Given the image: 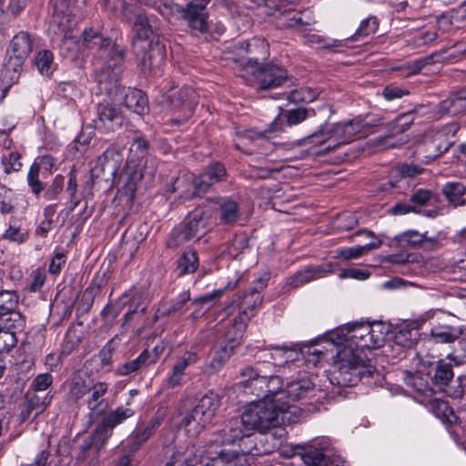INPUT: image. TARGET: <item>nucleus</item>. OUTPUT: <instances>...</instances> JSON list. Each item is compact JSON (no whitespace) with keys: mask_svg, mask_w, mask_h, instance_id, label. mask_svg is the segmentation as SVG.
<instances>
[{"mask_svg":"<svg viewBox=\"0 0 466 466\" xmlns=\"http://www.w3.org/2000/svg\"><path fill=\"white\" fill-rule=\"evenodd\" d=\"M53 383V376L50 373L38 374L32 381L31 388L34 391H45Z\"/></svg>","mask_w":466,"mask_h":466,"instance_id":"60","label":"nucleus"},{"mask_svg":"<svg viewBox=\"0 0 466 466\" xmlns=\"http://www.w3.org/2000/svg\"><path fill=\"white\" fill-rule=\"evenodd\" d=\"M177 419H178V428H183L189 437H197L208 425L204 420H198L197 412L193 410L185 414H179Z\"/></svg>","mask_w":466,"mask_h":466,"instance_id":"28","label":"nucleus"},{"mask_svg":"<svg viewBox=\"0 0 466 466\" xmlns=\"http://www.w3.org/2000/svg\"><path fill=\"white\" fill-rule=\"evenodd\" d=\"M380 120L355 118L345 123H337L331 129L321 127L319 130L303 138L305 144L322 145L329 138L335 137L339 144H349L366 136V129L377 126Z\"/></svg>","mask_w":466,"mask_h":466,"instance_id":"8","label":"nucleus"},{"mask_svg":"<svg viewBox=\"0 0 466 466\" xmlns=\"http://www.w3.org/2000/svg\"><path fill=\"white\" fill-rule=\"evenodd\" d=\"M286 116L289 126L298 125L307 118L308 110L301 107L291 109L287 112Z\"/></svg>","mask_w":466,"mask_h":466,"instance_id":"64","label":"nucleus"},{"mask_svg":"<svg viewBox=\"0 0 466 466\" xmlns=\"http://www.w3.org/2000/svg\"><path fill=\"white\" fill-rule=\"evenodd\" d=\"M225 167L218 163L211 164L208 169L202 173L198 178H194L192 174H186L182 177H177L174 182V190H178L182 187V184L187 181L193 182L194 192L193 195L206 192L208 187L220 181L226 177Z\"/></svg>","mask_w":466,"mask_h":466,"instance_id":"15","label":"nucleus"},{"mask_svg":"<svg viewBox=\"0 0 466 466\" xmlns=\"http://www.w3.org/2000/svg\"><path fill=\"white\" fill-rule=\"evenodd\" d=\"M107 390L108 386L105 382L91 384L90 397L86 400V404L92 414H99L106 409V404L103 397Z\"/></svg>","mask_w":466,"mask_h":466,"instance_id":"29","label":"nucleus"},{"mask_svg":"<svg viewBox=\"0 0 466 466\" xmlns=\"http://www.w3.org/2000/svg\"><path fill=\"white\" fill-rule=\"evenodd\" d=\"M268 350L270 352L266 350L263 358L267 359L269 356L274 361V366H281L283 363L296 360L299 357L298 345L295 344L282 347L270 346Z\"/></svg>","mask_w":466,"mask_h":466,"instance_id":"26","label":"nucleus"},{"mask_svg":"<svg viewBox=\"0 0 466 466\" xmlns=\"http://www.w3.org/2000/svg\"><path fill=\"white\" fill-rule=\"evenodd\" d=\"M27 409L30 411H35V415L43 412L45 409L49 405L51 397L47 395L44 398L37 395V392L27 393L26 396Z\"/></svg>","mask_w":466,"mask_h":466,"instance_id":"47","label":"nucleus"},{"mask_svg":"<svg viewBox=\"0 0 466 466\" xmlns=\"http://www.w3.org/2000/svg\"><path fill=\"white\" fill-rule=\"evenodd\" d=\"M239 76L248 85L256 86L258 89L275 88L288 81L287 71L273 65L266 66L255 64L246 65L240 68Z\"/></svg>","mask_w":466,"mask_h":466,"instance_id":"10","label":"nucleus"},{"mask_svg":"<svg viewBox=\"0 0 466 466\" xmlns=\"http://www.w3.org/2000/svg\"><path fill=\"white\" fill-rule=\"evenodd\" d=\"M208 4V0H192L184 9L183 17L192 30L199 33H205L208 30L205 12Z\"/></svg>","mask_w":466,"mask_h":466,"instance_id":"20","label":"nucleus"},{"mask_svg":"<svg viewBox=\"0 0 466 466\" xmlns=\"http://www.w3.org/2000/svg\"><path fill=\"white\" fill-rule=\"evenodd\" d=\"M113 428L109 427L105 421L102 420L95 429L90 441L82 446V450L86 452L89 449H96L99 451L106 444L107 441L112 436Z\"/></svg>","mask_w":466,"mask_h":466,"instance_id":"33","label":"nucleus"},{"mask_svg":"<svg viewBox=\"0 0 466 466\" xmlns=\"http://www.w3.org/2000/svg\"><path fill=\"white\" fill-rule=\"evenodd\" d=\"M279 132H280V127H279V123L277 121H274L270 125V127L263 132L257 131L255 129H248V130H244V131L240 132L238 134V136L249 143L267 142V141L269 142L271 138L278 137Z\"/></svg>","mask_w":466,"mask_h":466,"instance_id":"37","label":"nucleus"},{"mask_svg":"<svg viewBox=\"0 0 466 466\" xmlns=\"http://www.w3.org/2000/svg\"><path fill=\"white\" fill-rule=\"evenodd\" d=\"M31 51L32 40L27 33L21 32L13 37L7 50L8 58L5 63V74H11L12 80L17 77Z\"/></svg>","mask_w":466,"mask_h":466,"instance_id":"14","label":"nucleus"},{"mask_svg":"<svg viewBox=\"0 0 466 466\" xmlns=\"http://www.w3.org/2000/svg\"><path fill=\"white\" fill-rule=\"evenodd\" d=\"M268 279L269 275L265 273L256 280L255 286L251 288L249 292L245 294L243 298V309L234 319L233 329H235V334L234 337L231 338L237 339L238 342L242 338L248 321L256 315L258 309L262 305L263 298L260 293L267 287Z\"/></svg>","mask_w":466,"mask_h":466,"instance_id":"11","label":"nucleus"},{"mask_svg":"<svg viewBox=\"0 0 466 466\" xmlns=\"http://www.w3.org/2000/svg\"><path fill=\"white\" fill-rule=\"evenodd\" d=\"M299 355L301 354L305 360L313 365H317L323 355V350L315 347V345L298 348Z\"/></svg>","mask_w":466,"mask_h":466,"instance_id":"54","label":"nucleus"},{"mask_svg":"<svg viewBox=\"0 0 466 466\" xmlns=\"http://www.w3.org/2000/svg\"><path fill=\"white\" fill-rule=\"evenodd\" d=\"M219 406L220 399L218 395L210 391L204 395L192 410L197 412L198 420H204V421L210 424Z\"/></svg>","mask_w":466,"mask_h":466,"instance_id":"25","label":"nucleus"},{"mask_svg":"<svg viewBox=\"0 0 466 466\" xmlns=\"http://www.w3.org/2000/svg\"><path fill=\"white\" fill-rule=\"evenodd\" d=\"M174 455L184 466H243L248 461L246 452L237 450H218L212 441L204 444L188 445L184 451H177Z\"/></svg>","mask_w":466,"mask_h":466,"instance_id":"5","label":"nucleus"},{"mask_svg":"<svg viewBox=\"0 0 466 466\" xmlns=\"http://www.w3.org/2000/svg\"><path fill=\"white\" fill-rule=\"evenodd\" d=\"M434 198L435 195L432 191L420 188L410 196V200L412 205H415L420 209L421 207L428 205V203Z\"/></svg>","mask_w":466,"mask_h":466,"instance_id":"55","label":"nucleus"},{"mask_svg":"<svg viewBox=\"0 0 466 466\" xmlns=\"http://www.w3.org/2000/svg\"><path fill=\"white\" fill-rule=\"evenodd\" d=\"M414 121V112L409 111L397 116L389 126L393 135L406 131Z\"/></svg>","mask_w":466,"mask_h":466,"instance_id":"48","label":"nucleus"},{"mask_svg":"<svg viewBox=\"0 0 466 466\" xmlns=\"http://www.w3.org/2000/svg\"><path fill=\"white\" fill-rule=\"evenodd\" d=\"M409 94L410 92L408 89L401 88L394 85L387 86L382 91L383 97L388 101L401 98L402 96H407Z\"/></svg>","mask_w":466,"mask_h":466,"instance_id":"61","label":"nucleus"},{"mask_svg":"<svg viewBox=\"0 0 466 466\" xmlns=\"http://www.w3.org/2000/svg\"><path fill=\"white\" fill-rule=\"evenodd\" d=\"M227 344L214 350L205 364L203 370L208 375L215 374L220 370L232 356L236 346L238 344L237 339H231L229 332L227 334Z\"/></svg>","mask_w":466,"mask_h":466,"instance_id":"21","label":"nucleus"},{"mask_svg":"<svg viewBox=\"0 0 466 466\" xmlns=\"http://www.w3.org/2000/svg\"><path fill=\"white\" fill-rule=\"evenodd\" d=\"M120 75L109 74L107 71L96 76L100 93L106 94L114 103L123 104L130 111L142 116L148 111V101L146 95L139 89H127L118 83Z\"/></svg>","mask_w":466,"mask_h":466,"instance_id":"7","label":"nucleus"},{"mask_svg":"<svg viewBox=\"0 0 466 466\" xmlns=\"http://www.w3.org/2000/svg\"><path fill=\"white\" fill-rule=\"evenodd\" d=\"M319 95V91L311 87H300L291 91L288 98L294 103H310L314 101Z\"/></svg>","mask_w":466,"mask_h":466,"instance_id":"45","label":"nucleus"},{"mask_svg":"<svg viewBox=\"0 0 466 466\" xmlns=\"http://www.w3.org/2000/svg\"><path fill=\"white\" fill-rule=\"evenodd\" d=\"M135 411L130 408L118 407L116 410L107 414L104 419L109 427L115 428L116 425L122 423L125 420L132 417Z\"/></svg>","mask_w":466,"mask_h":466,"instance_id":"46","label":"nucleus"},{"mask_svg":"<svg viewBox=\"0 0 466 466\" xmlns=\"http://www.w3.org/2000/svg\"><path fill=\"white\" fill-rule=\"evenodd\" d=\"M21 155L17 152H10L2 157V165L6 174L19 171L22 167Z\"/></svg>","mask_w":466,"mask_h":466,"instance_id":"50","label":"nucleus"},{"mask_svg":"<svg viewBox=\"0 0 466 466\" xmlns=\"http://www.w3.org/2000/svg\"><path fill=\"white\" fill-rule=\"evenodd\" d=\"M268 279L269 275L265 273L256 280L255 286L251 288L249 292L245 294L243 298V309L234 319L233 329H235V334L234 337L231 338L237 339L238 342L242 338L248 321L256 315L258 309L262 305L263 298L260 293L267 287Z\"/></svg>","mask_w":466,"mask_h":466,"instance_id":"12","label":"nucleus"},{"mask_svg":"<svg viewBox=\"0 0 466 466\" xmlns=\"http://www.w3.org/2000/svg\"><path fill=\"white\" fill-rule=\"evenodd\" d=\"M13 192L5 187H0V212L9 214L14 209Z\"/></svg>","mask_w":466,"mask_h":466,"instance_id":"57","label":"nucleus"},{"mask_svg":"<svg viewBox=\"0 0 466 466\" xmlns=\"http://www.w3.org/2000/svg\"><path fill=\"white\" fill-rule=\"evenodd\" d=\"M301 460L309 466H327L329 462L328 456L320 450L309 447L300 453Z\"/></svg>","mask_w":466,"mask_h":466,"instance_id":"40","label":"nucleus"},{"mask_svg":"<svg viewBox=\"0 0 466 466\" xmlns=\"http://www.w3.org/2000/svg\"><path fill=\"white\" fill-rule=\"evenodd\" d=\"M338 268L339 266L337 264L331 262L312 268H307L304 270L299 271L289 277L287 280V284L293 288H299L312 280L323 278L329 273L335 272Z\"/></svg>","mask_w":466,"mask_h":466,"instance_id":"22","label":"nucleus"},{"mask_svg":"<svg viewBox=\"0 0 466 466\" xmlns=\"http://www.w3.org/2000/svg\"><path fill=\"white\" fill-rule=\"evenodd\" d=\"M239 385L246 393L252 395L267 394L280 404L295 406L292 402L310 397L314 392V383L308 377L295 379L287 383L278 375H268L260 367L248 366L240 373Z\"/></svg>","mask_w":466,"mask_h":466,"instance_id":"2","label":"nucleus"},{"mask_svg":"<svg viewBox=\"0 0 466 466\" xmlns=\"http://www.w3.org/2000/svg\"><path fill=\"white\" fill-rule=\"evenodd\" d=\"M198 265V259L196 252L189 251L182 255L177 260L178 275L193 273Z\"/></svg>","mask_w":466,"mask_h":466,"instance_id":"44","label":"nucleus"},{"mask_svg":"<svg viewBox=\"0 0 466 466\" xmlns=\"http://www.w3.org/2000/svg\"><path fill=\"white\" fill-rule=\"evenodd\" d=\"M2 239L17 245L23 244L28 239V230L19 218L12 217L2 235Z\"/></svg>","mask_w":466,"mask_h":466,"instance_id":"32","label":"nucleus"},{"mask_svg":"<svg viewBox=\"0 0 466 466\" xmlns=\"http://www.w3.org/2000/svg\"><path fill=\"white\" fill-rule=\"evenodd\" d=\"M134 32L132 47L140 59L142 70L156 76H160L161 67L165 64V46L155 39L149 17L146 14L137 15Z\"/></svg>","mask_w":466,"mask_h":466,"instance_id":"4","label":"nucleus"},{"mask_svg":"<svg viewBox=\"0 0 466 466\" xmlns=\"http://www.w3.org/2000/svg\"><path fill=\"white\" fill-rule=\"evenodd\" d=\"M153 363H155V360H150V352L144 350L136 359L119 365L116 373L119 376H130Z\"/></svg>","mask_w":466,"mask_h":466,"instance_id":"27","label":"nucleus"},{"mask_svg":"<svg viewBox=\"0 0 466 466\" xmlns=\"http://www.w3.org/2000/svg\"><path fill=\"white\" fill-rule=\"evenodd\" d=\"M197 361V355L193 352H186L180 357L172 368V371L167 378V384L170 387H176L180 384L185 373V370L190 364Z\"/></svg>","mask_w":466,"mask_h":466,"instance_id":"34","label":"nucleus"},{"mask_svg":"<svg viewBox=\"0 0 466 466\" xmlns=\"http://www.w3.org/2000/svg\"><path fill=\"white\" fill-rule=\"evenodd\" d=\"M234 50L239 56L241 68L250 64L260 66V62L267 60L269 56L268 44L262 38L238 43L234 46Z\"/></svg>","mask_w":466,"mask_h":466,"instance_id":"16","label":"nucleus"},{"mask_svg":"<svg viewBox=\"0 0 466 466\" xmlns=\"http://www.w3.org/2000/svg\"><path fill=\"white\" fill-rule=\"evenodd\" d=\"M91 390V383L81 374H75L68 385L66 399L68 401L76 402Z\"/></svg>","mask_w":466,"mask_h":466,"instance_id":"36","label":"nucleus"},{"mask_svg":"<svg viewBox=\"0 0 466 466\" xmlns=\"http://www.w3.org/2000/svg\"><path fill=\"white\" fill-rule=\"evenodd\" d=\"M423 235L417 231H407L398 236V242L403 247H415L423 242Z\"/></svg>","mask_w":466,"mask_h":466,"instance_id":"56","label":"nucleus"},{"mask_svg":"<svg viewBox=\"0 0 466 466\" xmlns=\"http://www.w3.org/2000/svg\"><path fill=\"white\" fill-rule=\"evenodd\" d=\"M165 418V412L157 410V413L146 423L139 425L146 430L150 435H153L156 430L161 425Z\"/></svg>","mask_w":466,"mask_h":466,"instance_id":"63","label":"nucleus"},{"mask_svg":"<svg viewBox=\"0 0 466 466\" xmlns=\"http://www.w3.org/2000/svg\"><path fill=\"white\" fill-rule=\"evenodd\" d=\"M430 409L435 416L443 421L452 423L456 420L453 410L449 407L447 401L439 399H433L430 402Z\"/></svg>","mask_w":466,"mask_h":466,"instance_id":"41","label":"nucleus"},{"mask_svg":"<svg viewBox=\"0 0 466 466\" xmlns=\"http://www.w3.org/2000/svg\"><path fill=\"white\" fill-rule=\"evenodd\" d=\"M35 64L43 76H49L55 69L54 56L49 50H42L37 53Z\"/></svg>","mask_w":466,"mask_h":466,"instance_id":"42","label":"nucleus"},{"mask_svg":"<svg viewBox=\"0 0 466 466\" xmlns=\"http://www.w3.org/2000/svg\"><path fill=\"white\" fill-rule=\"evenodd\" d=\"M432 316L433 313L428 311L412 321L404 322L394 334V343L404 349L411 348L419 340V329Z\"/></svg>","mask_w":466,"mask_h":466,"instance_id":"18","label":"nucleus"},{"mask_svg":"<svg viewBox=\"0 0 466 466\" xmlns=\"http://www.w3.org/2000/svg\"><path fill=\"white\" fill-rule=\"evenodd\" d=\"M379 25L378 20L375 16L368 17L360 22L359 28L354 35V40L370 35L375 33Z\"/></svg>","mask_w":466,"mask_h":466,"instance_id":"51","label":"nucleus"},{"mask_svg":"<svg viewBox=\"0 0 466 466\" xmlns=\"http://www.w3.org/2000/svg\"><path fill=\"white\" fill-rule=\"evenodd\" d=\"M442 193L450 201H455L465 193V187L457 182L447 183L442 187Z\"/></svg>","mask_w":466,"mask_h":466,"instance_id":"58","label":"nucleus"},{"mask_svg":"<svg viewBox=\"0 0 466 466\" xmlns=\"http://www.w3.org/2000/svg\"><path fill=\"white\" fill-rule=\"evenodd\" d=\"M207 228L206 212L203 208H196L172 230L167 245L170 248H177L193 239H199L207 232Z\"/></svg>","mask_w":466,"mask_h":466,"instance_id":"13","label":"nucleus"},{"mask_svg":"<svg viewBox=\"0 0 466 466\" xmlns=\"http://www.w3.org/2000/svg\"><path fill=\"white\" fill-rule=\"evenodd\" d=\"M382 241L376 238L374 241L370 242L363 246H356L351 248H344L338 250L337 257L342 258L346 260L359 258L362 255L366 254L370 250L378 248L381 246Z\"/></svg>","mask_w":466,"mask_h":466,"instance_id":"38","label":"nucleus"},{"mask_svg":"<svg viewBox=\"0 0 466 466\" xmlns=\"http://www.w3.org/2000/svg\"><path fill=\"white\" fill-rule=\"evenodd\" d=\"M420 169L415 166L404 165L399 167L398 172L400 175V179L395 182L390 181V185L392 188H396L398 192H401V189L409 185V177H411L419 173Z\"/></svg>","mask_w":466,"mask_h":466,"instance_id":"43","label":"nucleus"},{"mask_svg":"<svg viewBox=\"0 0 466 466\" xmlns=\"http://www.w3.org/2000/svg\"><path fill=\"white\" fill-rule=\"evenodd\" d=\"M46 270L37 268L31 273V282L29 285V290L35 292L39 290L46 281Z\"/></svg>","mask_w":466,"mask_h":466,"instance_id":"62","label":"nucleus"},{"mask_svg":"<svg viewBox=\"0 0 466 466\" xmlns=\"http://www.w3.org/2000/svg\"><path fill=\"white\" fill-rule=\"evenodd\" d=\"M389 331L390 327L381 321L350 324L347 333L350 342L335 357L330 382L339 387H350L357 384L361 377L373 374L375 367L362 350L382 346Z\"/></svg>","mask_w":466,"mask_h":466,"instance_id":"1","label":"nucleus"},{"mask_svg":"<svg viewBox=\"0 0 466 466\" xmlns=\"http://www.w3.org/2000/svg\"><path fill=\"white\" fill-rule=\"evenodd\" d=\"M462 362L453 354H448L446 359L439 360L434 368V374L432 376V382L435 386L443 390L454 377L452 365L459 366Z\"/></svg>","mask_w":466,"mask_h":466,"instance_id":"23","label":"nucleus"},{"mask_svg":"<svg viewBox=\"0 0 466 466\" xmlns=\"http://www.w3.org/2000/svg\"><path fill=\"white\" fill-rule=\"evenodd\" d=\"M40 167L37 163H34L27 173V183L35 195H38L43 190V185L39 180Z\"/></svg>","mask_w":466,"mask_h":466,"instance_id":"53","label":"nucleus"},{"mask_svg":"<svg viewBox=\"0 0 466 466\" xmlns=\"http://www.w3.org/2000/svg\"><path fill=\"white\" fill-rule=\"evenodd\" d=\"M304 13L291 7L282 9L279 7L275 13L276 24L281 28H291L298 31L305 30L310 22L305 21Z\"/></svg>","mask_w":466,"mask_h":466,"instance_id":"24","label":"nucleus"},{"mask_svg":"<svg viewBox=\"0 0 466 466\" xmlns=\"http://www.w3.org/2000/svg\"><path fill=\"white\" fill-rule=\"evenodd\" d=\"M51 17L47 33L52 38L63 42L69 48L73 41V28L76 25L74 0H50Z\"/></svg>","mask_w":466,"mask_h":466,"instance_id":"9","label":"nucleus"},{"mask_svg":"<svg viewBox=\"0 0 466 466\" xmlns=\"http://www.w3.org/2000/svg\"><path fill=\"white\" fill-rule=\"evenodd\" d=\"M188 89L184 91L180 90L179 94L177 96L176 94H170L167 96V98L170 100V105L174 107L183 106L186 110V117H189L193 114V105L191 102H187L184 99V95L188 96Z\"/></svg>","mask_w":466,"mask_h":466,"instance_id":"52","label":"nucleus"},{"mask_svg":"<svg viewBox=\"0 0 466 466\" xmlns=\"http://www.w3.org/2000/svg\"><path fill=\"white\" fill-rule=\"evenodd\" d=\"M79 48L88 49L104 61V66L96 74V76L104 71H107L109 74H121L124 49L113 43L110 38L104 37L97 28L89 27L83 31Z\"/></svg>","mask_w":466,"mask_h":466,"instance_id":"6","label":"nucleus"},{"mask_svg":"<svg viewBox=\"0 0 466 466\" xmlns=\"http://www.w3.org/2000/svg\"><path fill=\"white\" fill-rule=\"evenodd\" d=\"M218 218L221 224L232 225L239 218V208L236 200L229 198H223L218 201Z\"/></svg>","mask_w":466,"mask_h":466,"instance_id":"31","label":"nucleus"},{"mask_svg":"<svg viewBox=\"0 0 466 466\" xmlns=\"http://www.w3.org/2000/svg\"><path fill=\"white\" fill-rule=\"evenodd\" d=\"M249 431L246 429L243 416L232 418L228 420L221 429L214 433V440H211L213 448L218 449L217 444H234L245 437H249Z\"/></svg>","mask_w":466,"mask_h":466,"instance_id":"17","label":"nucleus"},{"mask_svg":"<svg viewBox=\"0 0 466 466\" xmlns=\"http://www.w3.org/2000/svg\"><path fill=\"white\" fill-rule=\"evenodd\" d=\"M267 394L256 395L258 400L249 402L242 413L246 429L251 435L255 431L261 434L280 428L283 424H292L302 416L298 406L280 404Z\"/></svg>","mask_w":466,"mask_h":466,"instance_id":"3","label":"nucleus"},{"mask_svg":"<svg viewBox=\"0 0 466 466\" xmlns=\"http://www.w3.org/2000/svg\"><path fill=\"white\" fill-rule=\"evenodd\" d=\"M118 103L104 101L98 104L97 116L98 120L96 126L98 128L106 132L115 131L123 124V115Z\"/></svg>","mask_w":466,"mask_h":466,"instance_id":"19","label":"nucleus"},{"mask_svg":"<svg viewBox=\"0 0 466 466\" xmlns=\"http://www.w3.org/2000/svg\"><path fill=\"white\" fill-rule=\"evenodd\" d=\"M18 338L14 332L0 329V352L10 351L17 343Z\"/></svg>","mask_w":466,"mask_h":466,"instance_id":"59","label":"nucleus"},{"mask_svg":"<svg viewBox=\"0 0 466 466\" xmlns=\"http://www.w3.org/2000/svg\"><path fill=\"white\" fill-rule=\"evenodd\" d=\"M18 303V297L14 291L2 290L0 292V314L2 312L15 311Z\"/></svg>","mask_w":466,"mask_h":466,"instance_id":"49","label":"nucleus"},{"mask_svg":"<svg viewBox=\"0 0 466 466\" xmlns=\"http://www.w3.org/2000/svg\"><path fill=\"white\" fill-rule=\"evenodd\" d=\"M25 327V319L18 311L2 312L0 314V329L21 334Z\"/></svg>","mask_w":466,"mask_h":466,"instance_id":"35","label":"nucleus"},{"mask_svg":"<svg viewBox=\"0 0 466 466\" xmlns=\"http://www.w3.org/2000/svg\"><path fill=\"white\" fill-rule=\"evenodd\" d=\"M146 166V160L144 157H139L137 160L129 156L126 165V173L127 175V187L128 190L135 191L137 184L144 177L143 168Z\"/></svg>","mask_w":466,"mask_h":466,"instance_id":"30","label":"nucleus"},{"mask_svg":"<svg viewBox=\"0 0 466 466\" xmlns=\"http://www.w3.org/2000/svg\"><path fill=\"white\" fill-rule=\"evenodd\" d=\"M462 329L458 327L441 326L433 327L431 334L438 342L451 343L461 335Z\"/></svg>","mask_w":466,"mask_h":466,"instance_id":"39","label":"nucleus"}]
</instances>
